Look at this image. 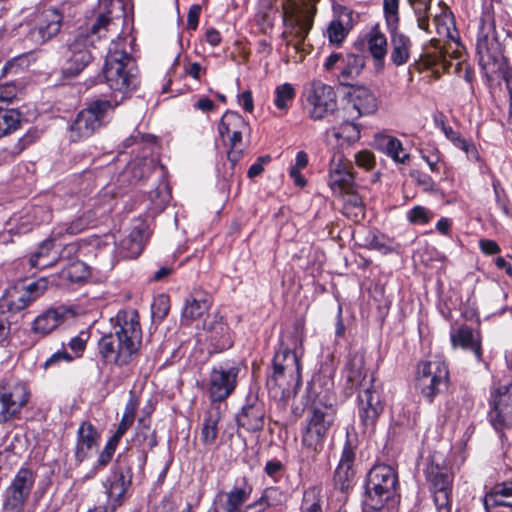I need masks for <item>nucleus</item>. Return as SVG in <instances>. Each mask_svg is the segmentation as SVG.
<instances>
[{
    "instance_id": "obj_57",
    "label": "nucleus",
    "mask_w": 512,
    "mask_h": 512,
    "mask_svg": "<svg viewBox=\"0 0 512 512\" xmlns=\"http://www.w3.org/2000/svg\"><path fill=\"white\" fill-rule=\"evenodd\" d=\"M383 8L388 28L398 27L399 0H383Z\"/></svg>"
},
{
    "instance_id": "obj_21",
    "label": "nucleus",
    "mask_w": 512,
    "mask_h": 512,
    "mask_svg": "<svg viewBox=\"0 0 512 512\" xmlns=\"http://www.w3.org/2000/svg\"><path fill=\"white\" fill-rule=\"evenodd\" d=\"M265 405L257 398L248 399L236 416L237 425L248 432H257L263 429L265 423Z\"/></svg>"
},
{
    "instance_id": "obj_12",
    "label": "nucleus",
    "mask_w": 512,
    "mask_h": 512,
    "mask_svg": "<svg viewBox=\"0 0 512 512\" xmlns=\"http://www.w3.org/2000/svg\"><path fill=\"white\" fill-rule=\"evenodd\" d=\"M306 100L309 116L313 120H321L337 110V94L334 88L321 81H313L308 90Z\"/></svg>"
},
{
    "instance_id": "obj_2",
    "label": "nucleus",
    "mask_w": 512,
    "mask_h": 512,
    "mask_svg": "<svg viewBox=\"0 0 512 512\" xmlns=\"http://www.w3.org/2000/svg\"><path fill=\"white\" fill-rule=\"evenodd\" d=\"M308 411L302 430L301 443L309 452L322 451L330 430L335 424L337 408L328 391H317L315 385L307 387Z\"/></svg>"
},
{
    "instance_id": "obj_26",
    "label": "nucleus",
    "mask_w": 512,
    "mask_h": 512,
    "mask_svg": "<svg viewBox=\"0 0 512 512\" xmlns=\"http://www.w3.org/2000/svg\"><path fill=\"white\" fill-rule=\"evenodd\" d=\"M453 348L460 347L463 350L473 352L478 362L482 361L481 335L468 325H462L450 334Z\"/></svg>"
},
{
    "instance_id": "obj_36",
    "label": "nucleus",
    "mask_w": 512,
    "mask_h": 512,
    "mask_svg": "<svg viewBox=\"0 0 512 512\" xmlns=\"http://www.w3.org/2000/svg\"><path fill=\"white\" fill-rule=\"evenodd\" d=\"M78 251V245L75 243H70L64 246L59 253L57 252L58 261L66 260L70 262V266L64 268L61 271V276L65 279H68L71 282L80 280L82 276L77 275V272L84 269V263L80 261H74L77 257Z\"/></svg>"
},
{
    "instance_id": "obj_60",
    "label": "nucleus",
    "mask_w": 512,
    "mask_h": 512,
    "mask_svg": "<svg viewBox=\"0 0 512 512\" xmlns=\"http://www.w3.org/2000/svg\"><path fill=\"white\" fill-rule=\"evenodd\" d=\"M150 199L158 210L164 209L170 199V193L166 185L159 186L154 191H151Z\"/></svg>"
},
{
    "instance_id": "obj_30",
    "label": "nucleus",
    "mask_w": 512,
    "mask_h": 512,
    "mask_svg": "<svg viewBox=\"0 0 512 512\" xmlns=\"http://www.w3.org/2000/svg\"><path fill=\"white\" fill-rule=\"evenodd\" d=\"M352 28V12L347 8H342L338 16L329 23L326 35L331 44L339 46Z\"/></svg>"
},
{
    "instance_id": "obj_15",
    "label": "nucleus",
    "mask_w": 512,
    "mask_h": 512,
    "mask_svg": "<svg viewBox=\"0 0 512 512\" xmlns=\"http://www.w3.org/2000/svg\"><path fill=\"white\" fill-rule=\"evenodd\" d=\"M490 405L489 422L497 431L512 425V381L491 394Z\"/></svg>"
},
{
    "instance_id": "obj_51",
    "label": "nucleus",
    "mask_w": 512,
    "mask_h": 512,
    "mask_svg": "<svg viewBox=\"0 0 512 512\" xmlns=\"http://www.w3.org/2000/svg\"><path fill=\"white\" fill-rule=\"evenodd\" d=\"M384 151L394 161L406 163L409 160V154L405 152L399 139L391 136L384 138Z\"/></svg>"
},
{
    "instance_id": "obj_9",
    "label": "nucleus",
    "mask_w": 512,
    "mask_h": 512,
    "mask_svg": "<svg viewBox=\"0 0 512 512\" xmlns=\"http://www.w3.org/2000/svg\"><path fill=\"white\" fill-rule=\"evenodd\" d=\"M448 378V367L441 360L421 361L417 366V387L429 402L447 387Z\"/></svg>"
},
{
    "instance_id": "obj_13",
    "label": "nucleus",
    "mask_w": 512,
    "mask_h": 512,
    "mask_svg": "<svg viewBox=\"0 0 512 512\" xmlns=\"http://www.w3.org/2000/svg\"><path fill=\"white\" fill-rule=\"evenodd\" d=\"M62 15L54 8L38 12L33 20V26L27 33V40L38 46L55 37L62 26Z\"/></svg>"
},
{
    "instance_id": "obj_52",
    "label": "nucleus",
    "mask_w": 512,
    "mask_h": 512,
    "mask_svg": "<svg viewBox=\"0 0 512 512\" xmlns=\"http://www.w3.org/2000/svg\"><path fill=\"white\" fill-rule=\"evenodd\" d=\"M365 65L364 57L356 54H348L342 59L341 74L344 77H354L360 74Z\"/></svg>"
},
{
    "instance_id": "obj_16",
    "label": "nucleus",
    "mask_w": 512,
    "mask_h": 512,
    "mask_svg": "<svg viewBox=\"0 0 512 512\" xmlns=\"http://www.w3.org/2000/svg\"><path fill=\"white\" fill-rule=\"evenodd\" d=\"M377 110V99L370 89L363 86L352 87L345 97L342 108L344 118L359 119Z\"/></svg>"
},
{
    "instance_id": "obj_18",
    "label": "nucleus",
    "mask_w": 512,
    "mask_h": 512,
    "mask_svg": "<svg viewBox=\"0 0 512 512\" xmlns=\"http://www.w3.org/2000/svg\"><path fill=\"white\" fill-rule=\"evenodd\" d=\"M46 289L47 280L45 278L38 279L21 290L14 287L6 293L1 307H6L13 313L19 312L40 297Z\"/></svg>"
},
{
    "instance_id": "obj_8",
    "label": "nucleus",
    "mask_w": 512,
    "mask_h": 512,
    "mask_svg": "<svg viewBox=\"0 0 512 512\" xmlns=\"http://www.w3.org/2000/svg\"><path fill=\"white\" fill-rule=\"evenodd\" d=\"M476 53L479 65L488 78H492L503 70L505 66L503 49L492 23L481 20L476 39Z\"/></svg>"
},
{
    "instance_id": "obj_61",
    "label": "nucleus",
    "mask_w": 512,
    "mask_h": 512,
    "mask_svg": "<svg viewBox=\"0 0 512 512\" xmlns=\"http://www.w3.org/2000/svg\"><path fill=\"white\" fill-rule=\"evenodd\" d=\"M18 89L13 83H6L0 86V108H7L16 98Z\"/></svg>"
},
{
    "instance_id": "obj_53",
    "label": "nucleus",
    "mask_w": 512,
    "mask_h": 512,
    "mask_svg": "<svg viewBox=\"0 0 512 512\" xmlns=\"http://www.w3.org/2000/svg\"><path fill=\"white\" fill-rule=\"evenodd\" d=\"M417 18L418 27L429 32V10L431 0H409Z\"/></svg>"
},
{
    "instance_id": "obj_19",
    "label": "nucleus",
    "mask_w": 512,
    "mask_h": 512,
    "mask_svg": "<svg viewBox=\"0 0 512 512\" xmlns=\"http://www.w3.org/2000/svg\"><path fill=\"white\" fill-rule=\"evenodd\" d=\"M68 52L69 55L63 67V74L66 77H74L83 71L92 60L87 37L77 36L73 42L68 44Z\"/></svg>"
},
{
    "instance_id": "obj_58",
    "label": "nucleus",
    "mask_w": 512,
    "mask_h": 512,
    "mask_svg": "<svg viewBox=\"0 0 512 512\" xmlns=\"http://www.w3.org/2000/svg\"><path fill=\"white\" fill-rule=\"evenodd\" d=\"M152 316L158 320H163L170 311V300L166 295H159L154 299L151 306Z\"/></svg>"
},
{
    "instance_id": "obj_3",
    "label": "nucleus",
    "mask_w": 512,
    "mask_h": 512,
    "mask_svg": "<svg viewBox=\"0 0 512 512\" xmlns=\"http://www.w3.org/2000/svg\"><path fill=\"white\" fill-rule=\"evenodd\" d=\"M103 74L109 88L121 95L120 99H117V95L112 99L120 101V104L137 87L136 67L132 57L123 48V40L112 42L109 47Z\"/></svg>"
},
{
    "instance_id": "obj_42",
    "label": "nucleus",
    "mask_w": 512,
    "mask_h": 512,
    "mask_svg": "<svg viewBox=\"0 0 512 512\" xmlns=\"http://www.w3.org/2000/svg\"><path fill=\"white\" fill-rule=\"evenodd\" d=\"M134 442L141 448L144 457H146L147 449L151 450L157 445L156 432L151 429L150 420H139Z\"/></svg>"
},
{
    "instance_id": "obj_27",
    "label": "nucleus",
    "mask_w": 512,
    "mask_h": 512,
    "mask_svg": "<svg viewBox=\"0 0 512 512\" xmlns=\"http://www.w3.org/2000/svg\"><path fill=\"white\" fill-rule=\"evenodd\" d=\"M301 375L296 374L293 378L282 370L273 369V374L267 379V387L273 397L284 400L290 397L300 385Z\"/></svg>"
},
{
    "instance_id": "obj_1",
    "label": "nucleus",
    "mask_w": 512,
    "mask_h": 512,
    "mask_svg": "<svg viewBox=\"0 0 512 512\" xmlns=\"http://www.w3.org/2000/svg\"><path fill=\"white\" fill-rule=\"evenodd\" d=\"M113 332L98 341V352L107 364L128 365L139 352L142 330L139 314L135 309L120 310L112 318Z\"/></svg>"
},
{
    "instance_id": "obj_63",
    "label": "nucleus",
    "mask_w": 512,
    "mask_h": 512,
    "mask_svg": "<svg viewBox=\"0 0 512 512\" xmlns=\"http://www.w3.org/2000/svg\"><path fill=\"white\" fill-rule=\"evenodd\" d=\"M352 169L351 163L345 159L342 154H334L329 166V176L332 174H339V172H344L346 170Z\"/></svg>"
},
{
    "instance_id": "obj_33",
    "label": "nucleus",
    "mask_w": 512,
    "mask_h": 512,
    "mask_svg": "<svg viewBox=\"0 0 512 512\" xmlns=\"http://www.w3.org/2000/svg\"><path fill=\"white\" fill-rule=\"evenodd\" d=\"M222 417L220 406L211 405L207 410L200 432V441L203 445L213 446L218 437V423Z\"/></svg>"
},
{
    "instance_id": "obj_45",
    "label": "nucleus",
    "mask_w": 512,
    "mask_h": 512,
    "mask_svg": "<svg viewBox=\"0 0 512 512\" xmlns=\"http://www.w3.org/2000/svg\"><path fill=\"white\" fill-rule=\"evenodd\" d=\"M247 123L244 118L237 112L227 111L220 119L218 132L221 138L232 132L244 130Z\"/></svg>"
},
{
    "instance_id": "obj_47",
    "label": "nucleus",
    "mask_w": 512,
    "mask_h": 512,
    "mask_svg": "<svg viewBox=\"0 0 512 512\" xmlns=\"http://www.w3.org/2000/svg\"><path fill=\"white\" fill-rule=\"evenodd\" d=\"M113 26H115L113 18L107 13H101L92 24L90 33L82 36L87 37V42L93 44V37H97L98 39L107 37V34L111 31Z\"/></svg>"
},
{
    "instance_id": "obj_11",
    "label": "nucleus",
    "mask_w": 512,
    "mask_h": 512,
    "mask_svg": "<svg viewBox=\"0 0 512 512\" xmlns=\"http://www.w3.org/2000/svg\"><path fill=\"white\" fill-rule=\"evenodd\" d=\"M29 390L20 381L0 382V423L7 422L20 413L27 404Z\"/></svg>"
},
{
    "instance_id": "obj_37",
    "label": "nucleus",
    "mask_w": 512,
    "mask_h": 512,
    "mask_svg": "<svg viewBox=\"0 0 512 512\" xmlns=\"http://www.w3.org/2000/svg\"><path fill=\"white\" fill-rule=\"evenodd\" d=\"M273 369L282 370L292 378L300 373L301 370L296 353L287 347H283L282 344L274 355Z\"/></svg>"
},
{
    "instance_id": "obj_43",
    "label": "nucleus",
    "mask_w": 512,
    "mask_h": 512,
    "mask_svg": "<svg viewBox=\"0 0 512 512\" xmlns=\"http://www.w3.org/2000/svg\"><path fill=\"white\" fill-rule=\"evenodd\" d=\"M342 123L338 128L333 127L329 132L337 140H343L347 144L355 143L360 139V127L355 123L356 119H347L342 116Z\"/></svg>"
},
{
    "instance_id": "obj_38",
    "label": "nucleus",
    "mask_w": 512,
    "mask_h": 512,
    "mask_svg": "<svg viewBox=\"0 0 512 512\" xmlns=\"http://www.w3.org/2000/svg\"><path fill=\"white\" fill-rule=\"evenodd\" d=\"M300 512H328V505L321 486H310L304 491Z\"/></svg>"
},
{
    "instance_id": "obj_22",
    "label": "nucleus",
    "mask_w": 512,
    "mask_h": 512,
    "mask_svg": "<svg viewBox=\"0 0 512 512\" xmlns=\"http://www.w3.org/2000/svg\"><path fill=\"white\" fill-rule=\"evenodd\" d=\"M204 329L207 331V341L215 352H221L231 347L232 340L228 326L218 314L208 315L204 320Z\"/></svg>"
},
{
    "instance_id": "obj_17",
    "label": "nucleus",
    "mask_w": 512,
    "mask_h": 512,
    "mask_svg": "<svg viewBox=\"0 0 512 512\" xmlns=\"http://www.w3.org/2000/svg\"><path fill=\"white\" fill-rule=\"evenodd\" d=\"M238 373L239 368L236 366L224 367L220 365L211 370L208 392L213 403L224 401L234 392Z\"/></svg>"
},
{
    "instance_id": "obj_23",
    "label": "nucleus",
    "mask_w": 512,
    "mask_h": 512,
    "mask_svg": "<svg viewBox=\"0 0 512 512\" xmlns=\"http://www.w3.org/2000/svg\"><path fill=\"white\" fill-rule=\"evenodd\" d=\"M100 434L90 422H82L77 430L75 443V460L82 463L98 448Z\"/></svg>"
},
{
    "instance_id": "obj_28",
    "label": "nucleus",
    "mask_w": 512,
    "mask_h": 512,
    "mask_svg": "<svg viewBox=\"0 0 512 512\" xmlns=\"http://www.w3.org/2000/svg\"><path fill=\"white\" fill-rule=\"evenodd\" d=\"M364 356L360 353H354L349 356L348 362L344 369V376L350 388L364 389L369 386L370 378L367 379L365 371Z\"/></svg>"
},
{
    "instance_id": "obj_32",
    "label": "nucleus",
    "mask_w": 512,
    "mask_h": 512,
    "mask_svg": "<svg viewBox=\"0 0 512 512\" xmlns=\"http://www.w3.org/2000/svg\"><path fill=\"white\" fill-rule=\"evenodd\" d=\"M66 314L64 308L48 309L34 320L32 330L35 333L47 335L64 322Z\"/></svg>"
},
{
    "instance_id": "obj_31",
    "label": "nucleus",
    "mask_w": 512,
    "mask_h": 512,
    "mask_svg": "<svg viewBox=\"0 0 512 512\" xmlns=\"http://www.w3.org/2000/svg\"><path fill=\"white\" fill-rule=\"evenodd\" d=\"M366 42L368 51L375 61V67L377 70H382L388 52L386 36L379 30L378 26H375L366 35Z\"/></svg>"
},
{
    "instance_id": "obj_59",
    "label": "nucleus",
    "mask_w": 512,
    "mask_h": 512,
    "mask_svg": "<svg viewBox=\"0 0 512 512\" xmlns=\"http://www.w3.org/2000/svg\"><path fill=\"white\" fill-rule=\"evenodd\" d=\"M432 216V212L427 208L415 206L408 212L407 218L412 224L424 225L431 220Z\"/></svg>"
},
{
    "instance_id": "obj_54",
    "label": "nucleus",
    "mask_w": 512,
    "mask_h": 512,
    "mask_svg": "<svg viewBox=\"0 0 512 512\" xmlns=\"http://www.w3.org/2000/svg\"><path fill=\"white\" fill-rule=\"evenodd\" d=\"M153 170V161L148 159H140L133 161L129 167L127 172L131 174L133 181L139 182L144 179H147Z\"/></svg>"
},
{
    "instance_id": "obj_39",
    "label": "nucleus",
    "mask_w": 512,
    "mask_h": 512,
    "mask_svg": "<svg viewBox=\"0 0 512 512\" xmlns=\"http://www.w3.org/2000/svg\"><path fill=\"white\" fill-rule=\"evenodd\" d=\"M54 240L47 239L41 243L37 251L31 256L30 264L35 268H45L58 262L57 252L54 251Z\"/></svg>"
},
{
    "instance_id": "obj_10",
    "label": "nucleus",
    "mask_w": 512,
    "mask_h": 512,
    "mask_svg": "<svg viewBox=\"0 0 512 512\" xmlns=\"http://www.w3.org/2000/svg\"><path fill=\"white\" fill-rule=\"evenodd\" d=\"M129 456H119L111 474L104 482L107 494V505L109 512H114L117 506L122 504V499L127 488L131 484L132 471L128 465Z\"/></svg>"
},
{
    "instance_id": "obj_5",
    "label": "nucleus",
    "mask_w": 512,
    "mask_h": 512,
    "mask_svg": "<svg viewBox=\"0 0 512 512\" xmlns=\"http://www.w3.org/2000/svg\"><path fill=\"white\" fill-rule=\"evenodd\" d=\"M398 475L392 466L374 465L367 475L364 512H376L392 500L398 488Z\"/></svg>"
},
{
    "instance_id": "obj_25",
    "label": "nucleus",
    "mask_w": 512,
    "mask_h": 512,
    "mask_svg": "<svg viewBox=\"0 0 512 512\" xmlns=\"http://www.w3.org/2000/svg\"><path fill=\"white\" fill-rule=\"evenodd\" d=\"M483 504L487 512H504L512 508V480L495 484L486 492Z\"/></svg>"
},
{
    "instance_id": "obj_41",
    "label": "nucleus",
    "mask_w": 512,
    "mask_h": 512,
    "mask_svg": "<svg viewBox=\"0 0 512 512\" xmlns=\"http://www.w3.org/2000/svg\"><path fill=\"white\" fill-rule=\"evenodd\" d=\"M35 480L36 474L34 471L30 468L22 467L7 487L30 498Z\"/></svg>"
},
{
    "instance_id": "obj_4",
    "label": "nucleus",
    "mask_w": 512,
    "mask_h": 512,
    "mask_svg": "<svg viewBox=\"0 0 512 512\" xmlns=\"http://www.w3.org/2000/svg\"><path fill=\"white\" fill-rule=\"evenodd\" d=\"M320 0H286L283 4L285 30L281 38L296 49L305 41L314 22Z\"/></svg>"
},
{
    "instance_id": "obj_6",
    "label": "nucleus",
    "mask_w": 512,
    "mask_h": 512,
    "mask_svg": "<svg viewBox=\"0 0 512 512\" xmlns=\"http://www.w3.org/2000/svg\"><path fill=\"white\" fill-rule=\"evenodd\" d=\"M424 475L437 512H452L453 474L441 455L434 453L427 459Z\"/></svg>"
},
{
    "instance_id": "obj_55",
    "label": "nucleus",
    "mask_w": 512,
    "mask_h": 512,
    "mask_svg": "<svg viewBox=\"0 0 512 512\" xmlns=\"http://www.w3.org/2000/svg\"><path fill=\"white\" fill-rule=\"evenodd\" d=\"M93 220L92 215L84 214L72 222L64 224L58 234L77 235L87 229L93 223Z\"/></svg>"
},
{
    "instance_id": "obj_34",
    "label": "nucleus",
    "mask_w": 512,
    "mask_h": 512,
    "mask_svg": "<svg viewBox=\"0 0 512 512\" xmlns=\"http://www.w3.org/2000/svg\"><path fill=\"white\" fill-rule=\"evenodd\" d=\"M211 302L201 292L191 294L186 300L182 310V321L187 325L191 321L201 318L210 308Z\"/></svg>"
},
{
    "instance_id": "obj_35",
    "label": "nucleus",
    "mask_w": 512,
    "mask_h": 512,
    "mask_svg": "<svg viewBox=\"0 0 512 512\" xmlns=\"http://www.w3.org/2000/svg\"><path fill=\"white\" fill-rule=\"evenodd\" d=\"M146 239H148V234L146 235L144 224L134 226L129 235L121 242L124 256L138 257L144 249Z\"/></svg>"
},
{
    "instance_id": "obj_44",
    "label": "nucleus",
    "mask_w": 512,
    "mask_h": 512,
    "mask_svg": "<svg viewBox=\"0 0 512 512\" xmlns=\"http://www.w3.org/2000/svg\"><path fill=\"white\" fill-rule=\"evenodd\" d=\"M296 97V89L290 83H283L276 86L274 90L273 103L283 113H287Z\"/></svg>"
},
{
    "instance_id": "obj_14",
    "label": "nucleus",
    "mask_w": 512,
    "mask_h": 512,
    "mask_svg": "<svg viewBox=\"0 0 512 512\" xmlns=\"http://www.w3.org/2000/svg\"><path fill=\"white\" fill-rule=\"evenodd\" d=\"M373 383L374 377L371 375L369 386L360 390L358 394V415L365 431L374 429L384 409L381 394Z\"/></svg>"
},
{
    "instance_id": "obj_56",
    "label": "nucleus",
    "mask_w": 512,
    "mask_h": 512,
    "mask_svg": "<svg viewBox=\"0 0 512 512\" xmlns=\"http://www.w3.org/2000/svg\"><path fill=\"white\" fill-rule=\"evenodd\" d=\"M277 11L271 7H265L256 14V23L264 34H269L275 24Z\"/></svg>"
},
{
    "instance_id": "obj_49",
    "label": "nucleus",
    "mask_w": 512,
    "mask_h": 512,
    "mask_svg": "<svg viewBox=\"0 0 512 512\" xmlns=\"http://www.w3.org/2000/svg\"><path fill=\"white\" fill-rule=\"evenodd\" d=\"M29 497L6 487L3 493L2 512H22Z\"/></svg>"
},
{
    "instance_id": "obj_50",
    "label": "nucleus",
    "mask_w": 512,
    "mask_h": 512,
    "mask_svg": "<svg viewBox=\"0 0 512 512\" xmlns=\"http://www.w3.org/2000/svg\"><path fill=\"white\" fill-rule=\"evenodd\" d=\"M329 186L335 192H350L354 186V174L352 169L332 174L329 176Z\"/></svg>"
},
{
    "instance_id": "obj_40",
    "label": "nucleus",
    "mask_w": 512,
    "mask_h": 512,
    "mask_svg": "<svg viewBox=\"0 0 512 512\" xmlns=\"http://www.w3.org/2000/svg\"><path fill=\"white\" fill-rule=\"evenodd\" d=\"M442 131L446 138L457 148L462 150L468 160L477 161L479 159V153L475 144L464 138L458 131H455L451 126L442 124Z\"/></svg>"
},
{
    "instance_id": "obj_46",
    "label": "nucleus",
    "mask_w": 512,
    "mask_h": 512,
    "mask_svg": "<svg viewBox=\"0 0 512 512\" xmlns=\"http://www.w3.org/2000/svg\"><path fill=\"white\" fill-rule=\"evenodd\" d=\"M286 500L283 492L277 487L266 488L262 496L248 508L260 506L258 512H263L267 507H276L282 505Z\"/></svg>"
},
{
    "instance_id": "obj_20",
    "label": "nucleus",
    "mask_w": 512,
    "mask_h": 512,
    "mask_svg": "<svg viewBox=\"0 0 512 512\" xmlns=\"http://www.w3.org/2000/svg\"><path fill=\"white\" fill-rule=\"evenodd\" d=\"M356 446L352 444L350 439H347L339 464L334 473V484L335 487L342 492L348 491L355 481V471L353 469L354 461L356 458L355 452Z\"/></svg>"
},
{
    "instance_id": "obj_48",
    "label": "nucleus",
    "mask_w": 512,
    "mask_h": 512,
    "mask_svg": "<svg viewBox=\"0 0 512 512\" xmlns=\"http://www.w3.org/2000/svg\"><path fill=\"white\" fill-rule=\"evenodd\" d=\"M21 113L16 109L0 108V137L19 128Z\"/></svg>"
},
{
    "instance_id": "obj_64",
    "label": "nucleus",
    "mask_w": 512,
    "mask_h": 512,
    "mask_svg": "<svg viewBox=\"0 0 512 512\" xmlns=\"http://www.w3.org/2000/svg\"><path fill=\"white\" fill-rule=\"evenodd\" d=\"M492 185L497 205L506 216H509V200L505 191L500 187V182L498 180H494Z\"/></svg>"
},
{
    "instance_id": "obj_7",
    "label": "nucleus",
    "mask_w": 512,
    "mask_h": 512,
    "mask_svg": "<svg viewBox=\"0 0 512 512\" xmlns=\"http://www.w3.org/2000/svg\"><path fill=\"white\" fill-rule=\"evenodd\" d=\"M120 105V101L97 99L82 109L68 128L71 142H80L91 137L104 124L108 111Z\"/></svg>"
},
{
    "instance_id": "obj_24",
    "label": "nucleus",
    "mask_w": 512,
    "mask_h": 512,
    "mask_svg": "<svg viewBox=\"0 0 512 512\" xmlns=\"http://www.w3.org/2000/svg\"><path fill=\"white\" fill-rule=\"evenodd\" d=\"M251 493L252 486L244 480L241 485L234 486L228 492L219 491L213 502L222 512H237L249 500Z\"/></svg>"
},
{
    "instance_id": "obj_62",
    "label": "nucleus",
    "mask_w": 512,
    "mask_h": 512,
    "mask_svg": "<svg viewBox=\"0 0 512 512\" xmlns=\"http://www.w3.org/2000/svg\"><path fill=\"white\" fill-rule=\"evenodd\" d=\"M354 158L356 165L367 171L372 170L376 165L375 156L369 150L359 151L355 154Z\"/></svg>"
},
{
    "instance_id": "obj_29",
    "label": "nucleus",
    "mask_w": 512,
    "mask_h": 512,
    "mask_svg": "<svg viewBox=\"0 0 512 512\" xmlns=\"http://www.w3.org/2000/svg\"><path fill=\"white\" fill-rule=\"evenodd\" d=\"M389 30L391 45L390 59L395 66H403L410 59L412 41L407 35L398 31V27L389 28Z\"/></svg>"
}]
</instances>
